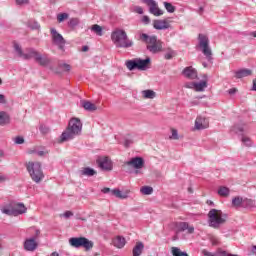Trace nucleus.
Instances as JSON below:
<instances>
[{
  "mask_svg": "<svg viewBox=\"0 0 256 256\" xmlns=\"http://www.w3.org/2000/svg\"><path fill=\"white\" fill-rule=\"evenodd\" d=\"M69 243L72 247H76V249H79V247H84L86 251L93 249V242L85 237L70 238Z\"/></svg>",
  "mask_w": 256,
  "mask_h": 256,
  "instance_id": "6e6552de",
  "label": "nucleus"
},
{
  "mask_svg": "<svg viewBox=\"0 0 256 256\" xmlns=\"http://www.w3.org/2000/svg\"><path fill=\"white\" fill-rule=\"evenodd\" d=\"M243 205H245V207H253L255 205V201L252 199H244Z\"/></svg>",
  "mask_w": 256,
  "mask_h": 256,
  "instance_id": "a18cd8bd",
  "label": "nucleus"
},
{
  "mask_svg": "<svg viewBox=\"0 0 256 256\" xmlns=\"http://www.w3.org/2000/svg\"><path fill=\"white\" fill-rule=\"evenodd\" d=\"M252 91H256V80H253V87H252Z\"/></svg>",
  "mask_w": 256,
  "mask_h": 256,
  "instance_id": "0e129e2a",
  "label": "nucleus"
},
{
  "mask_svg": "<svg viewBox=\"0 0 256 256\" xmlns=\"http://www.w3.org/2000/svg\"><path fill=\"white\" fill-rule=\"evenodd\" d=\"M80 175H84L86 177H93V175H97V171L93 168L85 167L80 171Z\"/></svg>",
  "mask_w": 256,
  "mask_h": 256,
  "instance_id": "393cba45",
  "label": "nucleus"
},
{
  "mask_svg": "<svg viewBox=\"0 0 256 256\" xmlns=\"http://www.w3.org/2000/svg\"><path fill=\"white\" fill-rule=\"evenodd\" d=\"M0 103H5V95L0 94Z\"/></svg>",
  "mask_w": 256,
  "mask_h": 256,
  "instance_id": "680f3d73",
  "label": "nucleus"
},
{
  "mask_svg": "<svg viewBox=\"0 0 256 256\" xmlns=\"http://www.w3.org/2000/svg\"><path fill=\"white\" fill-rule=\"evenodd\" d=\"M140 41L146 43L147 50L150 51V53H160V51L163 49V42L158 40L157 36H149L145 33H142L140 34Z\"/></svg>",
  "mask_w": 256,
  "mask_h": 256,
  "instance_id": "7ed1b4c3",
  "label": "nucleus"
},
{
  "mask_svg": "<svg viewBox=\"0 0 256 256\" xmlns=\"http://www.w3.org/2000/svg\"><path fill=\"white\" fill-rule=\"evenodd\" d=\"M171 253L173 256H189V254H187V252H183V251H181V249H179L177 247H172Z\"/></svg>",
  "mask_w": 256,
  "mask_h": 256,
  "instance_id": "c756f323",
  "label": "nucleus"
},
{
  "mask_svg": "<svg viewBox=\"0 0 256 256\" xmlns=\"http://www.w3.org/2000/svg\"><path fill=\"white\" fill-rule=\"evenodd\" d=\"M208 127H209V120L201 116L196 118L195 129H197L198 131H201L203 129H207Z\"/></svg>",
  "mask_w": 256,
  "mask_h": 256,
  "instance_id": "f3484780",
  "label": "nucleus"
},
{
  "mask_svg": "<svg viewBox=\"0 0 256 256\" xmlns=\"http://www.w3.org/2000/svg\"><path fill=\"white\" fill-rule=\"evenodd\" d=\"M33 30L36 31L37 35L41 32V25L37 22H33Z\"/></svg>",
  "mask_w": 256,
  "mask_h": 256,
  "instance_id": "09e8293b",
  "label": "nucleus"
},
{
  "mask_svg": "<svg viewBox=\"0 0 256 256\" xmlns=\"http://www.w3.org/2000/svg\"><path fill=\"white\" fill-rule=\"evenodd\" d=\"M142 21L144 23H149V21H150L149 16H144Z\"/></svg>",
  "mask_w": 256,
  "mask_h": 256,
  "instance_id": "052dcab7",
  "label": "nucleus"
},
{
  "mask_svg": "<svg viewBox=\"0 0 256 256\" xmlns=\"http://www.w3.org/2000/svg\"><path fill=\"white\" fill-rule=\"evenodd\" d=\"M97 164L102 171H113V162L110 157L104 156L97 159Z\"/></svg>",
  "mask_w": 256,
  "mask_h": 256,
  "instance_id": "9b49d317",
  "label": "nucleus"
},
{
  "mask_svg": "<svg viewBox=\"0 0 256 256\" xmlns=\"http://www.w3.org/2000/svg\"><path fill=\"white\" fill-rule=\"evenodd\" d=\"M207 87V81H201L199 83H195V91H205Z\"/></svg>",
  "mask_w": 256,
  "mask_h": 256,
  "instance_id": "f704fd0d",
  "label": "nucleus"
},
{
  "mask_svg": "<svg viewBox=\"0 0 256 256\" xmlns=\"http://www.w3.org/2000/svg\"><path fill=\"white\" fill-rule=\"evenodd\" d=\"M175 55H177V53L174 50L168 49V51L164 55V59H166V60L173 59V57H175Z\"/></svg>",
  "mask_w": 256,
  "mask_h": 256,
  "instance_id": "ea45409f",
  "label": "nucleus"
},
{
  "mask_svg": "<svg viewBox=\"0 0 256 256\" xmlns=\"http://www.w3.org/2000/svg\"><path fill=\"white\" fill-rule=\"evenodd\" d=\"M196 82H188L185 84L186 89H195Z\"/></svg>",
  "mask_w": 256,
  "mask_h": 256,
  "instance_id": "864d4df0",
  "label": "nucleus"
},
{
  "mask_svg": "<svg viewBox=\"0 0 256 256\" xmlns=\"http://www.w3.org/2000/svg\"><path fill=\"white\" fill-rule=\"evenodd\" d=\"M143 3L148 5L150 13L155 15V17H161L163 15V10L159 9L155 0H143Z\"/></svg>",
  "mask_w": 256,
  "mask_h": 256,
  "instance_id": "4468645a",
  "label": "nucleus"
},
{
  "mask_svg": "<svg viewBox=\"0 0 256 256\" xmlns=\"http://www.w3.org/2000/svg\"><path fill=\"white\" fill-rule=\"evenodd\" d=\"M65 19H69V14L68 13L57 14L58 23H63V21H65Z\"/></svg>",
  "mask_w": 256,
  "mask_h": 256,
  "instance_id": "a19ab883",
  "label": "nucleus"
},
{
  "mask_svg": "<svg viewBox=\"0 0 256 256\" xmlns=\"http://www.w3.org/2000/svg\"><path fill=\"white\" fill-rule=\"evenodd\" d=\"M16 5H18L19 7L29 5V0H16Z\"/></svg>",
  "mask_w": 256,
  "mask_h": 256,
  "instance_id": "de8ad7c7",
  "label": "nucleus"
},
{
  "mask_svg": "<svg viewBox=\"0 0 256 256\" xmlns=\"http://www.w3.org/2000/svg\"><path fill=\"white\" fill-rule=\"evenodd\" d=\"M91 31H93V33L98 35V37H103V28L100 25L98 24L92 25Z\"/></svg>",
  "mask_w": 256,
  "mask_h": 256,
  "instance_id": "cd10ccee",
  "label": "nucleus"
},
{
  "mask_svg": "<svg viewBox=\"0 0 256 256\" xmlns=\"http://www.w3.org/2000/svg\"><path fill=\"white\" fill-rule=\"evenodd\" d=\"M81 105L86 111H90V112L97 111V106L91 103L90 101L83 100L81 101Z\"/></svg>",
  "mask_w": 256,
  "mask_h": 256,
  "instance_id": "4be33fe9",
  "label": "nucleus"
},
{
  "mask_svg": "<svg viewBox=\"0 0 256 256\" xmlns=\"http://www.w3.org/2000/svg\"><path fill=\"white\" fill-rule=\"evenodd\" d=\"M252 253H253V255H255V253H256V246L252 247Z\"/></svg>",
  "mask_w": 256,
  "mask_h": 256,
  "instance_id": "338daca9",
  "label": "nucleus"
},
{
  "mask_svg": "<svg viewBox=\"0 0 256 256\" xmlns=\"http://www.w3.org/2000/svg\"><path fill=\"white\" fill-rule=\"evenodd\" d=\"M50 256H59V253L53 252Z\"/></svg>",
  "mask_w": 256,
  "mask_h": 256,
  "instance_id": "774afa93",
  "label": "nucleus"
},
{
  "mask_svg": "<svg viewBox=\"0 0 256 256\" xmlns=\"http://www.w3.org/2000/svg\"><path fill=\"white\" fill-rule=\"evenodd\" d=\"M198 41H199V47L203 55H205L208 61H211V59H213L212 57L213 52L211 51V47H209V37H207V35L205 34H199Z\"/></svg>",
  "mask_w": 256,
  "mask_h": 256,
  "instance_id": "0eeeda50",
  "label": "nucleus"
},
{
  "mask_svg": "<svg viewBox=\"0 0 256 256\" xmlns=\"http://www.w3.org/2000/svg\"><path fill=\"white\" fill-rule=\"evenodd\" d=\"M50 33L53 43L58 46V49H60V51H65V38H63V36L59 32H57V29L55 28H51Z\"/></svg>",
  "mask_w": 256,
  "mask_h": 256,
  "instance_id": "9d476101",
  "label": "nucleus"
},
{
  "mask_svg": "<svg viewBox=\"0 0 256 256\" xmlns=\"http://www.w3.org/2000/svg\"><path fill=\"white\" fill-rule=\"evenodd\" d=\"M14 143L16 145H23L25 143V139L22 136H17L14 138Z\"/></svg>",
  "mask_w": 256,
  "mask_h": 256,
  "instance_id": "c03bdc74",
  "label": "nucleus"
},
{
  "mask_svg": "<svg viewBox=\"0 0 256 256\" xmlns=\"http://www.w3.org/2000/svg\"><path fill=\"white\" fill-rule=\"evenodd\" d=\"M233 133H236V135H241L243 137V133H245V125L244 124H237L232 127Z\"/></svg>",
  "mask_w": 256,
  "mask_h": 256,
  "instance_id": "a878e982",
  "label": "nucleus"
},
{
  "mask_svg": "<svg viewBox=\"0 0 256 256\" xmlns=\"http://www.w3.org/2000/svg\"><path fill=\"white\" fill-rule=\"evenodd\" d=\"M33 153L38 157H45L49 152L45 148H34Z\"/></svg>",
  "mask_w": 256,
  "mask_h": 256,
  "instance_id": "7c9ffc66",
  "label": "nucleus"
},
{
  "mask_svg": "<svg viewBox=\"0 0 256 256\" xmlns=\"http://www.w3.org/2000/svg\"><path fill=\"white\" fill-rule=\"evenodd\" d=\"M123 167H133L135 170V174L139 175L141 171L139 169H143L145 167V160L141 157H134L131 160L124 163Z\"/></svg>",
  "mask_w": 256,
  "mask_h": 256,
  "instance_id": "1a4fd4ad",
  "label": "nucleus"
},
{
  "mask_svg": "<svg viewBox=\"0 0 256 256\" xmlns=\"http://www.w3.org/2000/svg\"><path fill=\"white\" fill-rule=\"evenodd\" d=\"M227 214L221 210L211 209L208 213L209 226L219 229L221 225L227 222Z\"/></svg>",
  "mask_w": 256,
  "mask_h": 256,
  "instance_id": "20e7f679",
  "label": "nucleus"
},
{
  "mask_svg": "<svg viewBox=\"0 0 256 256\" xmlns=\"http://www.w3.org/2000/svg\"><path fill=\"white\" fill-rule=\"evenodd\" d=\"M33 58L35 59L36 63H38V65H41V67H49L51 64V59H49V57L43 56L37 51H33Z\"/></svg>",
  "mask_w": 256,
  "mask_h": 256,
  "instance_id": "2eb2a0df",
  "label": "nucleus"
},
{
  "mask_svg": "<svg viewBox=\"0 0 256 256\" xmlns=\"http://www.w3.org/2000/svg\"><path fill=\"white\" fill-rule=\"evenodd\" d=\"M39 131L42 135H47L50 133L51 129L45 124H40Z\"/></svg>",
  "mask_w": 256,
  "mask_h": 256,
  "instance_id": "58836bf2",
  "label": "nucleus"
},
{
  "mask_svg": "<svg viewBox=\"0 0 256 256\" xmlns=\"http://www.w3.org/2000/svg\"><path fill=\"white\" fill-rule=\"evenodd\" d=\"M34 170H33V181L35 183H41L43 179H45V174L43 173V170L41 169V164L39 162H36L33 164Z\"/></svg>",
  "mask_w": 256,
  "mask_h": 256,
  "instance_id": "ddd939ff",
  "label": "nucleus"
},
{
  "mask_svg": "<svg viewBox=\"0 0 256 256\" xmlns=\"http://www.w3.org/2000/svg\"><path fill=\"white\" fill-rule=\"evenodd\" d=\"M131 145H133V140H131V139H125V141H124V147H129V146H131Z\"/></svg>",
  "mask_w": 256,
  "mask_h": 256,
  "instance_id": "6e6d98bb",
  "label": "nucleus"
},
{
  "mask_svg": "<svg viewBox=\"0 0 256 256\" xmlns=\"http://www.w3.org/2000/svg\"><path fill=\"white\" fill-rule=\"evenodd\" d=\"M1 211L4 213V215H12L13 217H17V215H23V213L27 211V208L21 203H11L9 207H4L1 209Z\"/></svg>",
  "mask_w": 256,
  "mask_h": 256,
  "instance_id": "423d86ee",
  "label": "nucleus"
},
{
  "mask_svg": "<svg viewBox=\"0 0 256 256\" xmlns=\"http://www.w3.org/2000/svg\"><path fill=\"white\" fill-rule=\"evenodd\" d=\"M170 139H174L175 141L179 139V134L177 132V129H172V135L170 136Z\"/></svg>",
  "mask_w": 256,
  "mask_h": 256,
  "instance_id": "8fccbe9b",
  "label": "nucleus"
},
{
  "mask_svg": "<svg viewBox=\"0 0 256 256\" xmlns=\"http://www.w3.org/2000/svg\"><path fill=\"white\" fill-rule=\"evenodd\" d=\"M126 67L129 71H147L151 67V58L147 57L146 59L135 58L133 60L126 61Z\"/></svg>",
  "mask_w": 256,
  "mask_h": 256,
  "instance_id": "39448f33",
  "label": "nucleus"
},
{
  "mask_svg": "<svg viewBox=\"0 0 256 256\" xmlns=\"http://www.w3.org/2000/svg\"><path fill=\"white\" fill-rule=\"evenodd\" d=\"M62 216H64L65 219H69V217H73V212L72 211H66L65 213L62 214Z\"/></svg>",
  "mask_w": 256,
  "mask_h": 256,
  "instance_id": "5fc2aeb1",
  "label": "nucleus"
},
{
  "mask_svg": "<svg viewBox=\"0 0 256 256\" xmlns=\"http://www.w3.org/2000/svg\"><path fill=\"white\" fill-rule=\"evenodd\" d=\"M218 195H220V197H229V188L221 186L218 189Z\"/></svg>",
  "mask_w": 256,
  "mask_h": 256,
  "instance_id": "72a5a7b5",
  "label": "nucleus"
},
{
  "mask_svg": "<svg viewBox=\"0 0 256 256\" xmlns=\"http://www.w3.org/2000/svg\"><path fill=\"white\" fill-rule=\"evenodd\" d=\"M39 235H41V231L35 230V235L33 237V251L39 247V241H37V237H39Z\"/></svg>",
  "mask_w": 256,
  "mask_h": 256,
  "instance_id": "e433bc0d",
  "label": "nucleus"
},
{
  "mask_svg": "<svg viewBox=\"0 0 256 256\" xmlns=\"http://www.w3.org/2000/svg\"><path fill=\"white\" fill-rule=\"evenodd\" d=\"M13 47H14V51L16 52L18 57H21V59L27 60V59H31L33 57V52L24 53L23 49H21V46L17 42L13 43Z\"/></svg>",
  "mask_w": 256,
  "mask_h": 256,
  "instance_id": "dca6fc26",
  "label": "nucleus"
},
{
  "mask_svg": "<svg viewBox=\"0 0 256 256\" xmlns=\"http://www.w3.org/2000/svg\"><path fill=\"white\" fill-rule=\"evenodd\" d=\"M83 129V123L79 118H72L66 130L60 136V143H65V141H71V139H75L77 135H81V131Z\"/></svg>",
  "mask_w": 256,
  "mask_h": 256,
  "instance_id": "f257e3e1",
  "label": "nucleus"
},
{
  "mask_svg": "<svg viewBox=\"0 0 256 256\" xmlns=\"http://www.w3.org/2000/svg\"><path fill=\"white\" fill-rule=\"evenodd\" d=\"M82 51L85 53L87 51H89V46H83L82 47Z\"/></svg>",
  "mask_w": 256,
  "mask_h": 256,
  "instance_id": "e2e57ef3",
  "label": "nucleus"
},
{
  "mask_svg": "<svg viewBox=\"0 0 256 256\" xmlns=\"http://www.w3.org/2000/svg\"><path fill=\"white\" fill-rule=\"evenodd\" d=\"M182 75H184L186 79H197V70L192 66H188L184 68V70L182 71Z\"/></svg>",
  "mask_w": 256,
  "mask_h": 256,
  "instance_id": "6ab92c4d",
  "label": "nucleus"
},
{
  "mask_svg": "<svg viewBox=\"0 0 256 256\" xmlns=\"http://www.w3.org/2000/svg\"><path fill=\"white\" fill-rule=\"evenodd\" d=\"M111 39L118 49H129V47L133 46V40L129 39L127 32L123 29L114 30L111 33Z\"/></svg>",
  "mask_w": 256,
  "mask_h": 256,
  "instance_id": "f03ea898",
  "label": "nucleus"
},
{
  "mask_svg": "<svg viewBox=\"0 0 256 256\" xmlns=\"http://www.w3.org/2000/svg\"><path fill=\"white\" fill-rule=\"evenodd\" d=\"M111 191H113V190H111V188H103L102 189V193H111Z\"/></svg>",
  "mask_w": 256,
  "mask_h": 256,
  "instance_id": "bf43d9fd",
  "label": "nucleus"
},
{
  "mask_svg": "<svg viewBox=\"0 0 256 256\" xmlns=\"http://www.w3.org/2000/svg\"><path fill=\"white\" fill-rule=\"evenodd\" d=\"M111 193H112V195H114L118 199H127V197H129V191L122 192L119 189H114V190L111 191Z\"/></svg>",
  "mask_w": 256,
  "mask_h": 256,
  "instance_id": "b1692460",
  "label": "nucleus"
},
{
  "mask_svg": "<svg viewBox=\"0 0 256 256\" xmlns=\"http://www.w3.org/2000/svg\"><path fill=\"white\" fill-rule=\"evenodd\" d=\"M164 7L168 13H175V6L169 2H164Z\"/></svg>",
  "mask_w": 256,
  "mask_h": 256,
  "instance_id": "79ce46f5",
  "label": "nucleus"
},
{
  "mask_svg": "<svg viewBox=\"0 0 256 256\" xmlns=\"http://www.w3.org/2000/svg\"><path fill=\"white\" fill-rule=\"evenodd\" d=\"M250 36L256 38V31L251 32V33H250Z\"/></svg>",
  "mask_w": 256,
  "mask_h": 256,
  "instance_id": "69168bd1",
  "label": "nucleus"
},
{
  "mask_svg": "<svg viewBox=\"0 0 256 256\" xmlns=\"http://www.w3.org/2000/svg\"><path fill=\"white\" fill-rule=\"evenodd\" d=\"M59 67L60 69H64V71H71V65L69 64H66V63L60 64Z\"/></svg>",
  "mask_w": 256,
  "mask_h": 256,
  "instance_id": "603ef678",
  "label": "nucleus"
},
{
  "mask_svg": "<svg viewBox=\"0 0 256 256\" xmlns=\"http://www.w3.org/2000/svg\"><path fill=\"white\" fill-rule=\"evenodd\" d=\"M142 95L144 99H155L157 94L153 90H144L142 91Z\"/></svg>",
  "mask_w": 256,
  "mask_h": 256,
  "instance_id": "bb28decb",
  "label": "nucleus"
},
{
  "mask_svg": "<svg viewBox=\"0 0 256 256\" xmlns=\"http://www.w3.org/2000/svg\"><path fill=\"white\" fill-rule=\"evenodd\" d=\"M69 27H77L79 25L78 18H71L68 22Z\"/></svg>",
  "mask_w": 256,
  "mask_h": 256,
  "instance_id": "37998d69",
  "label": "nucleus"
},
{
  "mask_svg": "<svg viewBox=\"0 0 256 256\" xmlns=\"http://www.w3.org/2000/svg\"><path fill=\"white\" fill-rule=\"evenodd\" d=\"M153 27L158 31H164L165 29H169L171 24L167 20H154Z\"/></svg>",
  "mask_w": 256,
  "mask_h": 256,
  "instance_id": "a211bd4d",
  "label": "nucleus"
},
{
  "mask_svg": "<svg viewBox=\"0 0 256 256\" xmlns=\"http://www.w3.org/2000/svg\"><path fill=\"white\" fill-rule=\"evenodd\" d=\"M253 75V72L247 68L234 71L235 79H243V77H249Z\"/></svg>",
  "mask_w": 256,
  "mask_h": 256,
  "instance_id": "aec40b11",
  "label": "nucleus"
},
{
  "mask_svg": "<svg viewBox=\"0 0 256 256\" xmlns=\"http://www.w3.org/2000/svg\"><path fill=\"white\" fill-rule=\"evenodd\" d=\"M125 243V238L122 236H117L113 239V245L114 247H117V249H123V247H125Z\"/></svg>",
  "mask_w": 256,
  "mask_h": 256,
  "instance_id": "412c9836",
  "label": "nucleus"
},
{
  "mask_svg": "<svg viewBox=\"0 0 256 256\" xmlns=\"http://www.w3.org/2000/svg\"><path fill=\"white\" fill-rule=\"evenodd\" d=\"M135 12L138 13V15H143V8H141L140 6H136Z\"/></svg>",
  "mask_w": 256,
  "mask_h": 256,
  "instance_id": "4d7b16f0",
  "label": "nucleus"
},
{
  "mask_svg": "<svg viewBox=\"0 0 256 256\" xmlns=\"http://www.w3.org/2000/svg\"><path fill=\"white\" fill-rule=\"evenodd\" d=\"M175 227L177 233H183L185 231H187L188 235H193V233H195V227L188 224V222H176Z\"/></svg>",
  "mask_w": 256,
  "mask_h": 256,
  "instance_id": "f8f14e48",
  "label": "nucleus"
},
{
  "mask_svg": "<svg viewBox=\"0 0 256 256\" xmlns=\"http://www.w3.org/2000/svg\"><path fill=\"white\" fill-rule=\"evenodd\" d=\"M26 169L30 174V177H33V162L26 163Z\"/></svg>",
  "mask_w": 256,
  "mask_h": 256,
  "instance_id": "49530a36",
  "label": "nucleus"
},
{
  "mask_svg": "<svg viewBox=\"0 0 256 256\" xmlns=\"http://www.w3.org/2000/svg\"><path fill=\"white\" fill-rule=\"evenodd\" d=\"M241 142L243 143V145H245V147H252L253 145V141L248 136H242Z\"/></svg>",
  "mask_w": 256,
  "mask_h": 256,
  "instance_id": "c9c22d12",
  "label": "nucleus"
},
{
  "mask_svg": "<svg viewBox=\"0 0 256 256\" xmlns=\"http://www.w3.org/2000/svg\"><path fill=\"white\" fill-rule=\"evenodd\" d=\"M221 251H223V250H219V251H218V255H213L211 252H209V251H207V250H203L202 253H203V255H205V256H223V255H221Z\"/></svg>",
  "mask_w": 256,
  "mask_h": 256,
  "instance_id": "3c124183",
  "label": "nucleus"
},
{
  "mask_svg": "<svg viewBox=\"0 0 256 256\" xmlns=\"http://www.w3.org/2000/svg\"><path fill=\"white\" fill-rule=\"evenodd\" d=\"M243 203H245V200H243V198L237 196V197H234L232 199V205L233 207H241V205H243Z\"/></svg>",
  "mask_w": 256,
  "mask_h": 256,
  "instance_id": "2f4dec72",
  "label": "nucleus"
},
{
  "mask_svg": "<svg viewBox=\"0 0 256 256\" xmlns=\"http://www.w3.org/2000/svg\"><path fill=\"white\" fill-rule=\"evenodd\" d=\"M229 95H235V93H237V88H231L229 91H228Z\"/></svg>",
  "mask_w": 256,
  "mask_h": 256,
  "instance_id": "13d9d810",
  "label": "nucleus"
},
{
  "mask_svg": "<svg viewBox=\"0 0 256 256\" xmlns=\"http://www.w3.org/2000/svg\"><path fill=\"white\" fill-rule=\"evenodd\" d=\"M9 121V114L6 112H0V125H7Z\"/></svg>",
  "mask_w": 256,
  "mask_h": 256,
  "instance_id": "c85d7f7f",
  "label": "nucleus"
},
{
  "mask_svg": "<svg viewBox=\"0 0 256 256\" xmlns=\"http://www.w3.org/2000/svg\"><path fill=\"white\" fill-rule=\"evenodd\" d=\"M142 195H151L153 193V187L151 186H143L141 189Z\"/></svg>",
  "mask_w": 256,
  "mask_h": 256,
  "instance_id": "4c0bfd02",
  "label": "nucleus"
},
{
  "mask_svg": "<svg viewBox=\"0 0 256 256\" xmlns=\"http://www.w3.org/2000/svg\"><path fill=\"white\" fill-rule=\"evenodd\" d=\"M25 251H33V238L26 239L24 242Z\"/></svg>",
  "mask_w": 256,
  "mask_h": 256,
  "instance_id": "473e14b6",
  "label": "nucleus"
},
{
  "mask_svg": "<svg viewBox=\"0 0 256 256\" xmlns=\"http://www.w3.org/2000/svg\"><path fill=\"white\" fill-rule=\"evenodd\" d=\"M143 249H145V245H143V242H137L132 250L133 256H141V253H143Z\"/></svg>",
  "mask_w": 256,
  "mask_h": 256,
  "instance_id": "5701e85b",
  "label": "nucleus"
}]
</instances>
